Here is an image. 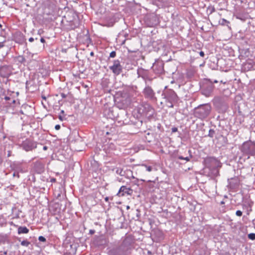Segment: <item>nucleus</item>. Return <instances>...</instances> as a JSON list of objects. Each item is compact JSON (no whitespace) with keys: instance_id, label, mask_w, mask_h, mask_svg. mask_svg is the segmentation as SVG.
Wrapping results in <instances>:
<instances>
[{"instance_id":"1","label":"nucleus","mask_w":255,"mask_h":255,"mask_svg":"<svg viewBox=\"0 0 255 255\" xmlns=\"http://www.w3.org/2000/svg\"><path fill=\"white\" fill-rule=\"evenodd\" d=\"M133 244L134 241L131 237L129 236L126 237L118 249L119 255H128L130 254L133 248Z\"/></svg>"},{"instance_id":"2","label":"nucleus","mask_w":255,"mask_h":255,"mask_svg":"<svg viewBox=\"0 0 255 255\" xmlns=\"http://www.w3.org/2000/svg\"><path fill=\"white\" fill-rule=\"evenodd\" d=\"M162 96L165 99V103L168 108H173L174 104L178 101L176 93L172 89H166L163 91Z\"/></svg>"},{"instance_id":"3","label":"nucleus","mask_w":255,"mask_h":255,"mask_svg":"<svg viewBox=\"0 0 255 255\" xmlns=\"http://www.w3.org/2000/svg\"><path fill=\"white\" fill-rule=\"evenodd\" d=\"M240 149L244 154L255 155V143L251 141H246L243 143Z\"/></svg>"},{"instance_id":"4","label":"nucleus","mask_w":255,"mask_h":255,"mask_svg":"<svg viewBox=\"0 0 255 255\" xmlns=\"http://www.w3.org/2000/svg\"><path fill=\"white\" fill-rule=\"evenodd\" d=\"M19 147L25 151H32L37 147V142L30 138H26L21 143H18Z\"/></svg>"},{"instance_id":"5","label":"nucleus","mask_w":255,"mask_h":255,"mask_svg":"<svg viewBox=\"0 0 255 255\" xmlns=\"http://www.w3.org/2000/svg\"><path fill=\"white\" fill-rule=\"evenodd\" d=\"M208 168L211 170V175L217 176L219 173L218 168L220 166V161L214 157H208Z\"/></svg>"},{"instance_id":"6","label":"nucleus","mask_w":255,"mask_h":255,"mask_svg":"<svg viewBox=\"0 0 255 255\" xmlns=\"http://www.w3.org/2000/svg\"><path fill=\"white\" fill-rule=\"evenodd\" d=\"M142 94L145 99L151 101H156L155 93L152 88L149 85H146L143 89Z\"/></svg>"},{"instance_id":"7","label":"nucleus","mask_w":255,"mask_h":255,"mask_svg":"<svg viewBox=\"0 0 255 255\" xmlns=\"http://www.w3.org/2000/svg\"><path fill=\"white\" fill-rule=\"evenodd\" d=\"M138 113L143 116H146L149 113L152 114L153 113V109L152 107L147 103H143L138 107Z\"/></svg>"},{"instance_id":"8","label":"nucleus","mask_w":255,"mask_h":255,"mask_svg":"<svg viewBox=\"0 0 255 255\" xmlns=\"http://www.w3.org/2000/svg\"><path fill=\"white\" fill-rule=\"evenodd\" d=\"M109 69L116 75H120L123 70V67L119 60H115L113 64L109 67Z\"/></svg>"},{"instance_id":"9","label":"nucleus","mask_w":255,"mask_h":255,"mask_svg":"<svg viewBox=\"0 0 255 255\" xmlns=\"http://www.w3.org/2000/svg\"><path fill=\"white\" fill-rule=\"evenodd\" d=\"M11 72L12 67L10 65H4L0 67V76L2 77H8Z\"/></svg>"},{"instance_id":"10","label":"nucleus","mask_w":255,"mask_h":255,"mask_svg":"<svg viewBox=\"0 0 255 255\" xmlns=\"http://www.w3.org/2000/svg\"><path fill=\"white\" fill-rule=\"evenodd\" d=\"M33 170L37 174H41L45 170V163L38 160L33 163Z\"/></svg>"},{"instance_id":"11","label":"nucleus","mask_w":255,"mask_h":255,"mask_svg":"<svg viewBox=\"0 0 255 255\" xmlns=\"http://www.w3.org/2000/svg\"><path fill=\"white\" fill-rule=\"evenodd\" d=\"M152 69L156 74H160L164 71L163 63L161 61L155 62L152 66Z\"/></svg>"},{"instance_id":"12","label":"nucleus","mask_w":255,"mask_h":255,"mask_svg":"<svg viewBox=\"0 0 255 255\" xmlns=\"http://www.w3.org/2000/svg\"><path fill=\"white\" fill-rule=\"evenodd\" d=\"M132 192L133 190L130 188L127 187L126 186H122L120 188L117 195L119 197L124 196L126 194L131 195Z\"/></svg>"},{"instance_id":"13","label":"nucleus","mask_w":255,"mask_h":255,"mask_svg":"<svg viewBox=\"0 0 255 255\" xmlns=\"http://www.w3.org/2000/svg\"><path fill=\"white\" fill-rule=\"evenodd\" d=\"M104 150L107 154L114 153L116 150V145L112 142H108L104 145Z\"/></svg>"},{"instance_id":"14","label":"nucleus","mask_w":255,"mask_h":255,"mask_svg":"<svg viewBox=\"0 0 255 255\" xmlns=\"http://www.w3.org/2000/svg\"><path fill=\"white\" fill-rule=\"evenodd\" d=\"M137 74L138 77H141L142 79L146 78V76L149 74L148 71L142 68H139L137 70Z\"/></svg>"},{"instance_id":"15","label":"nucleus","mask_w":255,"mask_h":255,"mask_svg":"<svg viewBox=\"0 0 255 255\" xmlns=\"http://www.w3.org/2000/svg\"><path fill=\"white\" fill-rule=\"evenodd\" d=\"M213 104L217 107H220L224 103V99L221 97H216L213 100Z\"/></svg>"},{"instance_id":"16","label":"nucleus","mask_w":255,"mask_h":255,"mask_svg":"<svg viewBox=\"0 0 255 255\" xmlns=\"http://www.w3.org/2000/svg\"><path fill=\"white\" fill-rule=\"evenodd\" d=\"M14 39L16 42L21 43L24 41V36L21 32H17L14 35Z\"/></svg>"},{"instance_id":"17","label":"nucleus","mask_w":255,"mask_h":255,"mask_svg":"<svg viewBox=\"0 0 255 255\" xmlns=\"http://www.w3.org/2000/svg\"><path fill=\"white\" fill-rule=\"evenodd\" d=\"M18 234H27L29 232V229L25 226H20L17 231Z\"/></svg>"},{"instance_id":"18","label":"nucleus","mask_w":255,"mask_h":255,"mask_svg":"<svg viewBox=\"0 0 255 255\" xmlns=\"http://www.w3.org/2000/svg\"><path fill=\"white\" fill-rule=\"evenodd\" d=\"M208 92H211L213 91V88H214V87L213 86V83H217L218 82L217 80H214V81H212L210 79H209L208 80Z\"/></svg>"},{"instance_id":"19","label":"nucleus","mask_w":255,"mask_h":255,"mask_svg":"<svg viewBox=\"0 0 255 255\" xmlns=\"http://www.w3.org/2000/svg\"><path fill=\"white\" fill-rule=\"evenodd\" d=\"M64 114V111L63 110H61L60 114L58 116V118L61 121H63L65 119V118L63 116Z\"/></svg>"},{"instance_id":"20","label":"nucleus","mask_w":255,"mask_h":255,"mask_svg":"<svg viewBox=\"0 0 255 255\" xmlns=\"http://www.w3.org/2000/svg\"><path fill=\"white\" fill-rule=\"evenodd\" d=\"M142 166H144L146 168V170L148 172H150L152 170V167L150 166H148L145 164H141Z\"/></svg>"},{"instance_id":"21","label":"nucleus","mask_w":255,"mask_h":255,"mask_svg":"<svg viewBox=\"0 0 255 255\" xmlns=\"http://www.w3.org/2000/svg\"><path fill=\"white\" fill-rule=\"evenodd\" d=\"M22 246L28 247L30 245V242L27 240H23L21 242Z\"/></svg>"},{"instance_id":"22","label":"nucleus","mask_w":255,"mask_h":255,"mask_svg":"<svg viewBox=\"0 0 255 255\" xmlns=\"http://www.w3.org/2000/svg\"><path fill=\"white\" fill-rule=\"evenodd\" d=\"M143 80L144 81L145 85L146 84L147 81H151L152 79L149 76V74L146 76V78H143Z\"/></svg>"},{"instance_id":"23","label":"nucleus","mask_w":255,"mask_h":255,"mask_svg":"<svg viewBox=\"0 0 255 255\" xmlns=\"http://www.w3.org/2000/svg\"><path fill=\"white\" fill-rule=\"evenodd\" d=\"M248 237L250 239L252 240H255V234L254 233H251L248 235Z\"/></svg>"},{"instance_id":"24","label":"nucleus","mask_w":255,"mask_h":255,"mask_svg":"<svg viewBox=\"0 0 255 255\" xmlns=\"http://www.w3.org/2000/svg\"><path fill=\"white\" fill-rule=\"evenodd\" d=\"M214 133H215L214 130H213L212 129H210L209 131H208V136L213 137Z\"/></svg>"},{"instance_id":"25","label":"nucleus","mask_w":255,"mask_h":255,"mask_svg":"<svg viewBox=\"0 0 255 255\" xmlns=\"http://www.w3.org/2000/svg\"><path fill=\"white\" fill-rule=\"evenodd\" d=\"M116 56V52L115 51H113L110 53V57L111 58H114Z\"/></svg>"},{"instance_id":"26","label":"nucleus","mask_w":255,"mask_h":255,"mask_svg":"<svg viewBox=\"0 0 255 255\" xmlns=\"http://www.w3.org/2000/svg\"><path fill=\"white\" fill-rule=\"evenodd\" d=\"M38 240L40 242H46V239L43 236H39L38 238Z\"/></svg>"},{"instance_id":"27","label":"nucleus","mask_w":255,"mask_h":255,"mask_svg":"<svg viewBox=\"0 0 255 255\" xmlns=\"http://www.w3.org/2000/svg\"><path fill=\"white\" fill-rule=\"evenodd\" d=\"M242 212L240 210H238L236 211V215L237 216H241L242 215Z\"/></svg>"},{"instance_id":"28","label":"nucleus","mask_w":255,"mask_h":255,"mask_svg":"<svg viewBox=\"0 0 255 255\" xmlns=\"http://www.w3.org/2000/svg\"><path fill=\"white\" fill-rule=\"evenodd\" d=\"M148 182L150 183L149 185H148L149 187L150 188H153V186H154L153 183H152V182L150 180L148 181Z\"/></svg>"},{"instance_id":"29","label":"nucleus","mask_w":255,"mask_h":255,"mask_svg":"<svg viewBox=\"0 0 255 255\" xmlns=\"http://www.w3.org/2000/svg\"><path fill=\"white\" fill-rule=\"evenodd\" d=\"M177 130H178V129H177V128H176V127H173V128H171V131H172V132H175L177 131Z\"/></svg>"},{"instance_id":"30","label":"nucleus","mask_w":255,"mask_h":255,"mask_svg":"<svg viewBox=\"0 0 255 255\" xmlns=\"http://www.w3.org/2000/svg\"><path fill=\"white\" fill-rule=\"evenodd\" d=\"M192 157V156L190 155L188 157H184V160H186V161H188L190 160V159H191V158Z\"/></svg>"},{"instance_id":"31","label":"nucleus","mask_w":255,"mask_h":255,"mask_svg":"<svg viewBox=\"0 0 255 255\" xmlns=\"http://www.w3.org/2000/svg\"><path fill=\"white\" fill-rule=\"evenodd\" d=\"M60 126L59 125H56L55 126V129L56 130H59V129H60Z\"/></svg>"},{"instance_id":"32","label":"nucleus","mask_w":255,"mask_h":255,"mask_svg":"<svg viewBox=\"0 0 255 255\" xmlns=\"http://www.w3.org/2000/svg\"><path fill=\"white\" fill-rule=\"evenodd\" d=\"M56 179H55V178H51L50 179V182H52V183H53V182H56Z\"/></svg>"},{"instance_id":"33","label":"nucleus","mask_w":255,"mask_h":255,"mask_svg":"<svg viewBox=\"0 0 255 255\" xmlns=\"http://www.w3.org/2000/svg\"><path fill=\"white\" fill-rule=\"evenodd\" d=\"M34 38L33 37H30L29 38L28 40L29 42H32L34 41Z\"/></svg>"},{"instance_id":"34","label":"nucleus","mask_w":255,"mask_h":255,"mask_svg":"<svg viewBox=\"0 0 255 255\" xmlns=\"http://www.w3.org/2000/svg\"><path fill=\"white\" fill-rule=\"evenodd\" d=\"M40 41L42 43H45V39L43 37H41L40 38Z\"/></svg>"},{"instance_id":"35","label":"nucleus","mask_w":255,"mask_h":255,"mask_svg":"<svg viewBox=\"0 0 255 255\" xmlns=\"http://www.w3.org/2000/svg\"><path fill=\"white\" fill-rule=\"evenodd\" d=\"M61 96L63 98H65L66 97V95L64 94V93H61Z\"/></svg>"},{"instance_id":"36","label":"nucleus","mask_w":255,"mask_h":255,"mask_svg":"<svg viewBox=\"0 0 255 255\" xmlns=\"http://www.w3.org/2000/svg\"><path fill=\"white\" fill-rule=\"evenodd\" d=\"M4 46L3 42H0V48Z\"/></svg>"},{"instance_id":"37","label":"nucleus","mask_w":255,"mask_h":255,"mask_svg":"<svg viewBox=\"0 0 255 255\" xmlns=\"http://www.w3.org/2000/svg\"><path fill=\"white\" fill-rule=\"evenodd\" d=\"M4 99L6 100V101H8L10 100V98L9 97H7V96H5L4 97Z\"/></svg>"},{"instance_id":"38","label":"nucleus","mask_w":255,"mask_h":255,"mask_svg":"<svg viewBox=\"0 0 255 255\" xmlns=\"http://www.w3.org/2000/svg\"><path fill=\"white\" fill-rule=\"evenodd\" d=\"M178 159H181V160H184V157L182 156H179L178 157Z\"/></svg>"},{"instance_id":"39","label":"nucleus","mask_w":255,"mask_h":255,"mask_svg":"<svg viewBox=\"0 0 255 255\" xmlns=\"http://www.w3.org/2000/svg\"><path fill=\"white\" fill-rule=\"evenodd\" d=\"M47 148H48V147H47V146H44L43 147V149L44 150H46L47 149Z\"/></svg>"},{"instance_id":"40","label":"nucleus","mask_w":255,"mask_h":255,"mask_svg":"<svg viewBox=\"0 0 255 255\" xmlns=\"http://www.w3.org/2000/svg\"><path fill=\"white\" fill-rule=\"evenodd\" d=\"M9 224L11 226H16V225L12 222H10Z\"/></svg>"},{"instance_id":"41","label":"nucleus","mask_w":255,"mask_h":255,"mask_svg":"<svg viewBox=\"0 0 255 255\" xmlns=\"http://www.w3.org/2000/svg\"><path fill=\"white\" fill-rule=\"evenodd\" d=\"M200 55L201 56H203L204 55V53L203 51H201L200 52Z\"/></svg>"},{"instance_id":"42","label":"nucleus","mask_w":255,"mask_h":255,"mask_svg":"<svg viewBox=\"0 0 255 255\" xmlns=\"http://www.w3.org/2000/svg\"><path fill=\"white\" fill-rule=\"evenodd\" d=\"M90 233H91V234L94 233V231L90 230Z\"/></svg>"},{"instance_id":"43","label":"nucleus","mask_w":255,"mask_h":255,"mask_svg":"<svg viewBox=\"0 0 255 255\" xmlns=\"http://www.w3.org/2000/svg\"><path fill=\"white\" fill-rule=\"evenodd\" d=\"M93 54H94L93 52H91V53H90V55H93Z\"/></svg>"},{"instance_id":"44","label":"nucleus","mask_w":255,"mask_h":255,"mask_svg":"<svg viewBox=\"0 0 255 255\" xmlns=\"http://www.w3.org/2000/svg\"><path fill=\"white\" fill-rule=\"evenodd\" d=\"M221 204H224V201H221Z\"/></svg>"},{"instance_id":"45","label":"nucleus","mask_w":255,"mask_h":255,"mask_svg":"<svg viewBox=\"0 0 255 255\" xmlns=\"http://www.w3.org/2000/svg\"><path fill=\"white\" fill-rule=\"evenodd\" d=\"M105 200H106V201H108V197H106V198H105Z\"/></svg>"},{"instance_id":"46","label":"nucleus","mask_w":255,"mask_h":255,"mask_svg":"<svg viewBox=\"0 0 255 255\" xmlns=\"http://www.w3.org/2000/svg\"><path fill=\"white\" fill-rule=\"evenodd\" d=\"M10 156V151L8 152V156Z\"/></svg>"},{"instance_id":"47","label":"nucleus","mask_w":255,"mask_h":255,"mask_svg":"<svg viewBox=\"0 0 255 255\" xmlns=\"http://www.w3.org/2000/svg\"><path fill=\"white\" fill-rule=\"evenodd\" d=\"M42 98H43V99H45V100L46 99L45 97H43V96H42Z\"/></svg>"},{"instance_id":"48","label":"nucleus","mask_w":255,"mask_h":255,"mask_svg":"<svg viewBox=\"0 0 255 255\" xmlns=\"http://www.w3.org/2000/svg\"><path fill=\"white\" fill-rule=\"evenodd\" d=\"M198 109H199V110H201V107H200Z\"/></svg>"},{"instance_id":"49","label":"nucleus","mask_w":255,"mask_h":255,"mask_svg":"<svg viewBox=\"0 0 255 255\" xmlns=\"http://www.w3.org/2000/svg\"><path fill=\"white\" fill-rule=\"evenodd\" d=\"M2 27V25L0 23V27Z\"/></svg>"}]
</instances>
